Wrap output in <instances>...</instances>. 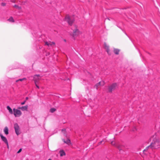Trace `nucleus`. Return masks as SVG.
I'll list each match as a JSON object with an SVG mask.
<instances>
[{"mask_svg": "<svg viewBox=\"0 0 160 160\" xmlns=\"http://www.w3.org/2000/svg\"><path fill=\"white\" fill-rule=\"evenodd\" d=\"M136 130V128H135V127L133 128V130H132L133 131H135Z\"/></svg>", "mask_w": 160, "mask_h": 160, "instance_id": "nucleus-30", "label": "nucleus"}, {"mask_svg": "<svg viewBox=\"0 0 160 160\" xmlns=\"http://www.w3.org/2000/svg\"><path fill=\"white\" fill-rule=\"evenodd\" d=\"M116 147L119 150V151H120L122 150V146L120 145L117 144L116 145Z\"/></svg>", "mask_w": 160, "mask_h": 160, "instance_id": "nucleus-16", "label": "nucleus"}, {"mask_svg": "<svg viewBox=\"0 0 160 160\" xmlns=\"http://www.w3.org/2000/svg\"><path fill=\"white\" fill-rule=\"evenodd\" d=\"M0 136L2 140L7 145L8 148V143L6 138L3 136L2 134H0Z\"/></svg>", "mask_w": 160, "mask_h": 160, "instance_id": "nucleus-7", "label": "nucleus"}, {"mask_svg": "<svg viewBox=\"0 0 160 160\" xmlns=\"http://www.w3.org/2000/svg\"><path fill=\"white\" fill-rule=\"evenodd\" d=\"M74 28H75V29H73V28H72V30H73V33L71 35L73 37L78 35L80 33L79 31L77 28L76 25L74 26Z\"/></svg>", "mask_w": 160, "mask_h": 160, "instance_id": "nucleus-4", "label": "nucleus"}, {"mask_svg": "<svg viewBox=\"0 0 160 160\" xmlns=\"http://www.w3.org/2000/svg\"><path fill=\"white\" fill-rule=\"evenodd\" d=\"M63 142L65 143H67L68 145H70L71 143L70 140L68 139H67L66 141L65 140H63Z\"/></svg>", "mask_w": 160, "mask_h": 160, "instance_id": "nucleus-13", "label": "nucleus"}, {"mask_svg": "<svg viewBox=\"0 0 160 160\" xmlns=\"http://www.w3.org/2000/svg\"><path fill=\"white\" fill-rule=\"evenodd\" d=\"M13 111V114L15 117H19L22 114V112L20 110L14 108Z\"/></svg>", "mask_w": 160, "mask_h": 160, "instance_id": "nucleus-5", "label": "nucleus"}, {"mask_svg": "<svg viewBox=\"0 0 160 160\" xmlns=\"http://www.w3.org/2000/svg\"><path fill=\"white\" fill-rule=\"evenodd\" d=\"M104 84V83L103 82H100L96 84V85L95 86V87H96V88L97 89L98 87L101 85L103 86Z\"/></svg>", "mask_w": 160, "mask_h": 160, "instance_id": "nucleus-9", "label": "nucleus"}, {"mask_svg": "<svg viewBox=\"0 0 160 160\" xmlns=\"http://www.w3.org/2000/svg\"><path fill=\"white\" fill-rule=\"evenodd\" d=\"M108 19L109 20H110V19H109V18H108Z\"/></svg>", "mask_w": 160, "mask_h": 160, "instance_id": "nucleus-35", "label": "nucleus"}, {"mask_svg": "<svg viewBox=\"0 0 160 160\" xmlns=\"http://www.w3.org/2000/svg\"><path fill=\"white\" fill-rule=\"evenodd\" d=\"M36 87H37L38 88H39V86H38V85H37V84L36 85Z\"/></svg>", "mask_w": 160, "mask_h": 160, "instance_id": "nucleus-33", "label": "nucleus"}, {"mask_svg": "<svg viewBox=\"0 0 160 160\" xmlns=\"http://www.w3.org/2000/svg\"><path fill=\"white\" fill-rule=\"evenodd\" d=\"M56 110L54 108H51L50 110V112L51 113H53Z\"/></svg>", "mask_w": 160, "mask_h": 160, "instance_id": "nucleus-19", "label": "nucleus"}, {"mask_svg": "<svg viewBox=\"0 0 160 160\" xmlns=\"http://www.w3.org/2000/svg\"><path fill=\"white\" fill-rule=\"evenodd\" d=\"M25 102H26V100H25L24 102L21 103V104L22 105H24L25 104Z\"/></svg>", "mask_w": 160, "mask_h": 160, "instance_id": "nucleus-27", "label": "nucleus"}, {"mask_svg": "<svg viewBox=\"0 0 160 160\" xmlns=\"http://www.w3.org/2000/svg\"><path fill=\"white\" fill-rule=\"evenodd\" d=\"M8 21L11 22H14V21L12 17H10L9 18L8 20Z\"/></svg>", "mask_w": 160, "mask_h": 160, "instance_id": "nucleus-20", "label": "nucleus"}, {"mask_svg": "<svg viewBox=\"0 0 160 160\" xmlns=\"http://www.w3.org/2000/svg\"><path fill=\"white\" fill-rule=\"evenodd\" d=\"M104 46L105 48L106 49V51L109 54H110L109 53V46H107L106 43H104Z\"/></svg>", "mask_w": 160, "mask_h": 160, "instance_id": "nucleus-10", "label": "nucleus"}, {"mask_svg": "<svg viewBox=\"0 0 160 160\" xmlns=\"http://www.w3.org/2000/svg\"><path fill=\"white\" fill-rule=\"evenodd\" d=\"M28 97H27L26 98H25V100H26H26H28Z\"/></svg>", "mask_w": 160, "mask_h": 160, "instance_id": "nucleus-32", "label": "nucleus"}, {"mask_svg": "<svg viewBox=\"0 0 160 160\" xmlns=\"http://www.w3.org/2000/svg\"><path fill=\"white\" fill-rule=\"evenodd\" d=\"M111 143L112 145L114 146H115L116 147V145L114 143L113 141H112L111 142Z\"/></svg>", "mask_w": 160, "mask_h": 160, "instance_id": "nucleus-25", "label": "nucleus"}, {"mask_svg": "<svg viewBox=\"0 0 160 160\" xmlns=\"http://www.w3.org/2000/svg\"><path fill=\"white\" fill-rule=\"evenodd\" d=\"M103 142V141H101V142H99L98 143V144H101Z\"/></svg>", "mask_w": 160, "mask_h": 160, "instance_id": "nucleus-31", "label": "nucleus"}, {"mask_svg": "<svg viewBox=\"0 0 160 160\" xmlns=\"http://www.w3.org/2000/svg\"><path fill=\"white\" fill-rule=\"evenodd\" d=\"M14 7L16 8H18V9H21V7H19L16 5H15L14 6Z\"/></svg>", "mask_w": 160, "mask_h": 160, "instance_id": "nucleus-22", "label": "nucleus"}, {"mask_svg": "<svg viewBox=\"0 0 160 160\" xmlns=\"http://www.w3.org/2000/svg\"><path fill=\"white\" fill-rule=\"evenodd\" d=\"M39 76H40V75L39 74H36L35 75L34 77H38Z\"/></svg>", "mask_w": 160, "mask_h": 160, "instance_id": "nucleus-28", "label": "nucleus"}, {"mask_svg": "<svg viewBox=\"0 0 160 160\" xmlns=\"http://www.w3.org/2000/svg\"><path fill=\"white\" fill-rule=\"evenodd\" d=\"M120 51V50L118 49H114V52L115 54L116 55H118L119 54V52Z\"/></svg>", "mask_w": 160, "mask_h": 160, "instance_id": "nucleus-15", "label": "nucleus"}, {"mask_svg": "<svg viewBox=\"0 0 160 160\" xmlns=\"http://www.w3.org/2000/svg\"><path fill=\"white\" fill-rule=\"evenodd\" d=\"M48 160H52L51 159H48Z\"/></svg>", "mask_w": 160, "mask_h": 160, "instance_id": "nucleus-34", "label": "nucleus"}, {"mask_svg": "<svg viewBox=\"0 0 160 160\" xmlns=\"http://www.w3.org/2000/svg\"><path fill=\"white\" fill-rule=\"evenodd\" d=\"M4 132L5 134L6 135L8 134V129L7 127H5L4 129Z\"/></svg>", "mask_w": 160, "mask_h": 160, "instance_id": "nucleus-11", "label": "nucleus"}, {"mask_svg": "<svg viewBox=\"0 0 160 160\" xmlns=\"http://www.w3.org/2000/svg\"><path fill=\"white\" fill-rule=\"evenodd\" d=\"M1 5L2 6H5L6 5V3L4 2H2L1 4Z\"/></svg>", "mask_w": 160, "mask_h": 160, "instance_id": "nucleus-24", "label": "nucleus"}, {"mask_svg": "<svg viewBox=\"0 0 160 160\" xmlns=\"http://www.w3.org/2000/svg\"><path fill=\"white\" fill-rule=\"evenodd\" d=\"M39 79L38 78H36V77H34L33 80L34 82L35 85L37 84V82H38V80Z\"/></svg>", "mask_w": 160, "mask_h": 160, "instance_id": "nucleus-18", "label": "nucleus"}, {"mask_svg": "<svg viewBox=\"0 0 160 160\" xmlns=\"http://www.w3.org/2000/svg\"><path fill=\"white\" fill-rule=\"evenodd\" d=\"M26 78H22V79H18V80H17L16 81V82H17L18 81H23V80H26Z\"/></svg>", "mask_w": 160, "mask_h": 160, "instance_id": "nucleus-23", "label": "nucleus"}, {"mask_svg": "<svg viewBox=\"0 0 160 160\" xmlns=\"http://www.w3.org/2000/svg\"><path fill=\"white\" fill-rule=\"evenodd\" d=\"M149 148H151V149H152V147H151V144H150L148 146L146 147V148L143 150V153H144V152L147 151Z\"/></svg>", "mask_w": 160, "mask_h": 160, "instance_id": "nucleus-17", "label": "nucleus"}, {"mask_svg": "<svg viewBox=\"0 0 160 160\" xmlns=\"http://www.w3.org/2000/svg\"><path fill=\"white\" fill-rule=\"evenodd\" d=\"M28 105H26L24 106H22L21 107H19L18 108V109H21L22 111H27L28 108Z\"/></svg>", "mask_w": 160, "mask_h": 160, "instance_id": "nucleus-8", "label": "nucleus"}, {"mask_svg": "<svg viewBox=\"0 0 160 160\" xmlns=\"http://www.w3.org/2000/svg\"><path fill=\"white\" fill-rule=\"evenodd\" d=\"M59 152L60 153V156L61 157L65 155H66L65 152L63 150H61Z\"/></svg>", "mask_w": 160, "mask_h": 160, "instance_id": "nucleus-12", "label": "nucleus"}, {"mask_svg": "<svg viewBox=\"0 0 160 160\" xmlns=\"http://www.w3.org/2000/svg\"><path fill=\"white\" fill-rule=\"evenodd\" d=\"M50 42V44H52V45L53 44V45L55 44V43L54 42Z\"/></svg>", "mask_w": 160, "mask_h": 160, "instance_id": "nucleus-29", "label": "nucleus"}, {"mask_svg": "<svg viewBox=\"0 0 160 160\" xmlns=\"http://www.w3.org/2000/svg\"><path fill=\"white\" fill-rule=\"evenodd\" d=\"M152 142L151 143L152 149H157L160 147V140L156 138V135L155 134L151 138Z\"/></svg>", "mask_w": 160, "mask_h": 160, "instance_id": "nucleus-1", "label": "nucleus"}, {"mask_svg": "<svg viewBox=\"0 0 160 160\" xmlns=\"http://www.w3.org/2000/svg\"><path fill=\"white\" fill-rule=\"evenodd\" d=\"M45 45H47L48 46H49V45L52 46V44H50V42L49 43L48 42H45Z\"/></svg>", "mask_w": 160, "mask_h": 160, "instance_id": "nucleus-21", "label": "nucleus"}, {"mask_svg": "<svg viewBox=\"0 0 160 160\" xmlns=\"http://www.w3.org/2000/svg\"><path fill=\"white\" fill-rule=\"evenodd\" d=\"M14 128L15 129V132L17 135H18L20 133V132L19 126L17 123L14 124Z\"/></svg>", "mask_w": 160, "mask_h": 160, "instance_id": "nucleus-6", "label": "nucleus"}, {"mask_svg": "<svg viewBox=\"0 0 160 160\" xmlns=\"http://www.w3.org/2000/svg\"><path fill=\"white\" fill-rule=\"evenodd\" d=\"M7 109L9 111V112L10 114H12L13 113L12 109L9 106H7Z\"/></svg>", "mask_w": 160, "mask_h": 160, "instance_id": "nucleus-14", "label": "nucleus"}, {"mask_svg": "<svg viewBox=\"0 0 160 160\" xmlns=\"http://www.w3.org/2000/svg\"><path fill=\"white\" fill-rule=\"evenodd\" d=\"M117 84L116 83H113L111 85L108 86V92L111 93L112 91L115 90L117 87Z\"/></svg>", "mask_w": 160, "mask_h": 160, "instance_id": "nucleus-3", "label": "nucleus"}, {"mask_svg": "<svg viewBox=\"0 0 160 160\" xmlns=\"http://www.w3.org/2000/svg\"><path fill=\"white\" fill-rule=\"evenodd\" d=\"M65 20L67 21L69 25L72 26L75 21L74 19L72 17H70L68 15L66 16L65 18Z\"/></svg>", "mask_w": 160, "mask_h": 160, "instance_id": "nucleus-2", "label": "nucleus"}, {"mask_svg": "<svg viewBox=\"0 0 160 160\" xmlns=\"http://www.w3.org/2000/svg\"><path fill=\"white\" fill-rule=\"evenodd\" d=\"M22 150V148L20 149H19V150L18 151L17 153H19L20 152H21Z\"/></svg>", "mask_w": 160, "mask_h": 160, "instance_id": "nucleus-26", "label": "nucleus"}]
</instances>
